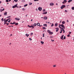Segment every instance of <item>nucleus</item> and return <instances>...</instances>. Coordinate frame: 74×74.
I'll return each instance as SVG.
<instances>
[{"mask_svg":"<svg viewBox=\"0 0 74 74\" xmlns=\"http://www.w3.org/2000/svg\"><path fill=\"white\" fill-rule=\"evenodd\" d=\"M22 74H36V73H26L25 72H23Z\"/></svg>","mask_w":74,"mask_h":74,"instance_id":"obj_1","label":"nucleus"},{"mask_svg":"<svg viewBox=\"0 0 74 74\" xmlns=\"http://www.w3.org/2000/svg\"><path fill=\"white\" fill-rule=\"evenodd\" d=\"M66 7V5H62V6L60 7L61 9H63L64 8H65Z\"/></svg>","mask_w":74,"mask_h":74,"instance_id":"obj_2","label":"nucleus"},{"mask_svg":"<svg viewBox=\"0 0 74 74\" xmlns=\"http://www.w3.org/2000/svg\"><path fill=\"white\" fill-rule=\"evenodd\" d=\"M47 32L49 33L50 34H53V32H51V31L50 30H48Z\"/></svg>","mask_w":74,"mask_h":74,"instance_id":"obj_3","label":"nucleus"},{"mask_svg":"<svg viewBox=\"0 0 74 74\" xmlns=\"http://www.w3.org/2000/svg\"><path fill=\"white\" fill-rule=\"evenodd\" d=\"M18 5V4H17L16 5H15L14 6H13L12 7V8H15V7H16Z\"/></svg>","mask_w":74,"mask_h":74,"instance_id":"obj_4","label":"nucleus"},{"mask_svg":"<svg viewBox=\"0 0 74 74\" xmlns=\"http://www.w3.org/2000/svg\"><path fill=\"white\" fill-rule=\"evenodd\" d=\"M49 5H50V6H52L53 5H54V3H50Z\"/></svg>","mask_w":74,"mask_h":74,"instance_id":"obj_5","label":"nucleus"},{"mask_svg":"<svg viewBox=\"0 0 74 74\" xmlns=\"http://www.w3.org/2000/svg\"><path fill=\"white\" fill-rule=\"evenodd\" d=\"M48 19V17L47 16H45L43 17V19H45V20H47Z\"/></svg>","mask_w":74,"mask_h":74,"instance_id":"obj_6","label":"nucleus"},{"mask_svg":"<svg viewBox=\"0 0 74 74\" xmlns=\"http://www.w3.org/2000/svg\"><path fill=\"white\" fill-rule=\"evenodd\" d=\"M61 26L62 27V28H63V29H65V27H64V25H63V24H61Z\"/></svg>","mask_w":74,"mask_h":74,"instance_id":"obj_7","label":"nucleus"},{"mask_svg":"<svg viewBox=\"0 0 74 74\" xmlns=\"http://www.w3.org/2000/svg\"><path fill=\"white\" fill-rule=\"evenodd\" d=\"M38 10L39 11H41V10H42V8H41L40 7H39L38 8Z\"/></svg>","mask_w":74,"mask_h":74,"instance_id":"obj_8","label":"nucleus"},{"mask_svg":"<svg viewBox=\"0 0 74 74\" xmlns=\"http://www.w3.org/2000/svg\"><path fill=\"white\" fill-rule=\"evenodd\" d=\"M15 20H17V21H19L20 20V18H15Z\"/></svg>","mask_w":74,"mask_h":74,"instance_id":"obj_9","label":"nucleus"},{"mask_svg":"<svg viewBox=\"0 0 74 74\" xmlns=\"http://www.w3.org/2000/svg\"><path fill=\"white\" fill-rule=\"evenodd\" d=\"M63 37H64V35H63L62 36H61V37L60 38L63 40Z\"/></svg>","mask_w":74,"mask_h":74,"instance_id":"obj_10","label":"nucleus"},{"mask_svg":"<svg viewBox=\"0 0 74 74\" xmlns=\"http://www.w3.org/2000/svg\"><path fill=\"white\" fill-rule=\"evenodd\" d=\"M61 30H62V31H63V33H65V31H64V29H63V28H62Z\"/></svg>","mask_w":74,"mask_h":74,"instance_id":"obj_11","label":"nucleus"},{"mask_svg":"<svg viewBox=\"0 0 74 74\" xmlns=\"http://www.w3.org/2000/svg\"><path fill=\"white\" fill-rule=\"evenodd\" d=\"M4 73H5V74H9V72L7 71L4 72Z\"/></svg>","mask_w":74,"mask_h":74,"instance_id":"obj_12","label":"nucleus"},{"mask_svg":"<svg viewBox=\"0 0 74 74\" xmlns=\"http://www.w3.org/2000/svg\"><path fill=\"white\" fill-rule=\"evenodd\" d=\"M4 15H7V12L4 13Z\"/></svg>","mask_w":74,"mask_h":74,"instance_id":"obj_13","label":"nucleus"},{"mask_svg":"<svg viewBox=\"0 0 74 74\" xmlns=\"http://www.w3.org/2000/svg\"><path fill=\"white\" fill-rule=\"evenodd\" d=\"M25 36H26L27 37H28L29 36V34H26L25 35Z\"/></svg>","mask_w":74,"mask_h":74,"instance_id":"obj_14","label":"nucleus"},{"mask_svg":"<svg viewBox=\"0 0 74 74\" xmlns=\"http://www.w3.org/2000/svg\"><path fill=\"white\" fill-rule=\"evenodd\" d=\"M58 23H56L55 25V26H56H56H58Z\"/></svg>","mask_w":74,"mask_h":74,"instance_id":"obj_15","label":"nucleus"},{"mask_svg":"<svg viewBox=\"0 0 74 74\" xmlns=\"http://www.w3.org/2000/svg\"><path fill=\"white\" fill-rule=\"evenodd\" d=\"M44 26H45L46 27H47V24H43Z\"/></svg>","mask_w":74,"mask_h":74,"instance_id":"obj_16","label":"nucleus"},{"mask_svg":"<svg viewBox=\"0 0 74 74\" xmlns=\"http://www.w3.org/2000/svg\"><path fill=\"white\" fill-rule=\"evenodd\" d=\"M73 0H69V1H68V3H70L71 1H72Z\"/></svg>","mask_w":74,"mask_h":74,"instance_id":"obj_17","label":"nucleus"},{"mask_svg":"<svg viewBox=\"0 0 74 74\" xmlns=\"http://www.w3.org/2000/svg\"><path fill=\"white\" fill-rule=\"evenodd\" d=\"M29 27H32V28H34V26H29Z\"/></svg>","mask_w":74,"mask_h":74,"instance_id":"obj_18","label":"nucleus"},{"mask_svg":"<svg viewBox=\"0 0 74 74\" xmlns=\"http://www.w3.org/2000/svg\"><path fill=\"white\" fill-rule=\"evenodd\" d=\"M22 10H23V11H25V10H26V9L23 8L22 9Z\"/></svg>","mask_w":74,"mask_h":74,"instance_id":"obj_19","label":"nucleus"},{"mask_svg":"<svg viewBox=\"0 0 74 74\" xmlns=\"http://www.w3.org/2000/svg\"><path fill=\"white\" fill-rule=\"evenodd\" d=\"M62 23L63 24H65V22L64 21H63L62 22Z\"/></svg>","mask_w":74,"mask_h":74,"instance_id":"obj_20","label":"nucleus"},{"mask_svg":"<svg viewBox=\"0 0 74 74\" xmlns=\"http://www.w3.org/2000/svg\"><path fill=\"white\" fill-rule=\"evenodd\" d=\"M47 14V12H43L42 13V14Z\"/></svg>","mask_w":74,"mask_h":74,"instance_id":"obj_21","label":"nucleus"},{"mask_svg":"<svg viewBox=\"0 0 74 74\" xmlns=\"http://www.w3.org/2000/svg\"><path fill=\"white\" fill-rule=\"evenodd\" d=\"M37 26H40V23H37Z\"/></svg>","mask_w":74,"mask_h":74,"instance_id":"obj_22","label":"nucleus"},{"mask_svg":"<svg viewBox=\"0 0 74 74\" xmlns=\"http://www.w3.org/2000/svg\"><path fill=\"white\" fill-rule=\"evenodd\" d=\"M43 29H44V30H46V28H45V27H43Z\"/></svg>","mask_w":74,"mask_h":74,"instance_id":"obj_23","label":"nucleus"},{"mask_svg":"<svg viewBox=\"0 0 74 74\" xmlns=\"http://www.w3.org/2000/svg\"><path fill=\"white\" fill-rule=\"evenodd\" d=\"M67 0H64V2H65L64 3L65 4V3H66V2H67Z\"/></svg>","mask_w":74,"mask_h":74,"instance_id":"obj_24","label":"nucleus"},{"mask_svg":"<svg viewBox=\"0 0 74 74\" xmlns=\"http://www.w3.org/2000/svg\"><path fill=\"white\" fill-rule=\"evenodd\" d=\"M42 44H44V42H42V41H41L40 42Z\"/></svg>","mask_w":74,"mask_h":74,"instance_id":"obj_25","label":"nucleus"},{"mask_svg":"<svg viewBox=\"0 0 74 74\" xmlns=\"http://www.w3.org/2000/svg\"><path fill=\"white\" fill-rule=\"evenodd\" d=\"M36 25H37V24H36V23H34V26H36Z\"/></svg>","mask_w":74,"mask_h":74,"instance_id":"obj_26","label":"nucleus"},{"mask_svg":"<svg viewBox=\"0 0 74 74\" xmlns=\"http://www.w3.org/2000/svg\"><path fill=\"white\" fill-rule=\"evenodd\" d=\"M72 10H74V7H73L71 8Z\"/></svg>","mask_w":74,"mask_h":74,"instance_id":"obj_27","label":"nucleus"},{"mask_svg":"<svg viewBox=\"0 0 74 74\" xmlns=\"http://www.w3.org/2000/svg\"><path fill=\"white\" fill-rule=\"evenodd\" d=\"M27 6V4H25L24 5V7H26Z\"/></svg>","mask_w":74,"mask_h":74,"instance_id":"obj_28","label":"nucleus"},{"mask_svg":"<svg viewBox=\"0 0 74 74\" xmlns=\"http://www.w3.org/2000/svg\"><path fill=\"white\" fill-rule=\"evenodd\" d=\"M21 2H25V0H22V1H21Z\"/></svg>","mask_w":74,"mask_h":74,"instance_id":"obj_29","label":"nucleus"},{"mask_svg":"<svg viewBox=\"0 0 74 74\" xmlns=\"http://www.w3.org/2000/svg\"><path fill=\"white\" fill-rule=\"evenodd\" d=\"M56 65H54L53 66V67H56Z\"/></svg>","mask_w":74,"mask_h":74,"instance_id":"obj_30","label":"nucleus"},{"mask_svg":"<svg viewBox=\"0 0 74 74\" xmlns=\"http://www.w3.org/2000/svg\"><path fill=\"white\" fill-rule=\"evenodd\" d=\"M54 25H53V23H52V25H51V27H52V26H54Z\"/></svg>","mask_w":74,"mask_h":74,"instance_id":"obj_31","label":"nucleus"},{"mask_svg":"<svg viewBox=\"0 0 74 74\" xmlns=\"http://www.w3.org/2000/svg\"><path fill=\"white\" fill-rule=\"evenodd\" d=\"M55 29H56V30H59V29L58 28H56Z\"/></svg>","mask_w":74,"mask_h":74,"instance_id":"obj_32","label":"nucleus"},{"mask_svg":"<svg viewBox=\"0 0 74 74\" xmlns=\"http://www.w3.org/2000/svg\"><path fill=\"white\" fill-rule=\"evenodd\" d=\"M69 35L70 34H71V32H69Z\"/></svg>","mask_w":74,"mask_h":74,"instance_id":"obj_33","label":"nucleus"},{"mask_svg":"<svg viewBox=\"0 0 74 74\" xmlns=\"http://www.w3.org/2000/svg\"><path fill=\"white\" fill-rule=\"evenodd\" d=\"M43 12H45V10L44 9V10H43Z\"/></svg>","mask_w":74,"mask_h":74,"instance_id":"obj_34","label":"nucleus"},{"mask_svg":"<svg viewBox=\"0 0 74 74\" xmlns=\"http://www.w3.org/2000/svg\"><path fill=\"white\" fill-rule=\"evenodd\" d=\"M59 27H60V28L61 29V30L63 28H62V27H61L60 26H59Z\"/></svg>","mask_w":74,"mask_h":74,"instance_id":"obj_35","label":"nucleus"},{"mask_svg":"<svg viewBox=\"0 0 74 74\" xmlns=\"http://www.w3.org/2000/svg\"><path fill=\"white\" fill-rule=\"evenodd\" d=\"M29 4L30 5H32V3H29Z\"/></svg>","mask_w":74,"mask_h":74,"instance_id":"obj_36","label":"nucleus"},{"mask_svg":"<svg viewBox=\"0 0 74 74\" xmlns=\"http://www.w3.org/2000/svg\"><path fill=\"white\" fill-rule=\"evenodd\" d=\"M15 25H18V23H16L15 24Z\"/></svg>","mask_w":74,"mask_h":74,"instance_id":"obj_37","label":"nucleus"},{"mask_svg":"<svg viewBox=\"0 0 74 74\" xmlns=\"http://www.w3.org/2000/svg\"><path fill=\"white\" fill-rule=\"evenodd\" d=\"M14 1L15 2H17V1H18V0H14Z\"/></svg>","mask_w":74,"mask_h":74,"instance_id":"obj_38","label":"nucleus"},{"mask_svg":"<svg viewBox=\"0 0 74 74\" xmlns=\"http://www.w3.org/2000/svg\"><path fill=\"white\" fill-rule=\"evenodd\" d=\"M60 33H62V30L61 29L60 30Z\"/></svg>","mask_w":74,"mask_h":74,"instance_id":"obj_39","label":"nucleus"},{"mask_svg":"<svg viewBox=\"0 0 74 74\" xmlns=\"http://www.w3.org/2000/svg\"><path fill=\"white\" fill-rule=\"evenodd\" d=\"M3 20H4V19H3V18H2L1 19V21H2V22L3 21Z\"/></svg>","mask_w":74,"mask_h":74,"instance_id":"obj_40","label":"nucleus"},{"mask_svg":"<svg viewBox=\"0 0 74 74\" xmlns=\"http://www.w3.org/2000/svg\"><path fill=\"white\" fill-rule=\"evenodd\" d=\"M66 39V36H65L64 38V40H65Z\"/></svg>","mask_w":74,"mask_h":74,"instance_id":"obj_41","label":"nucleus"},{"mask_svg":"<svg viewBox=\"0 0 74 74\" xmlns=\"http://www.w3.org/2000/svg\"><path fill=\"white\" fill-rule=\"evenodd\" d=\"M32 40V39L31 38H29V40L30 41Z\"/></svg>","mask_w":74,"mask_h":74,"instance_id":"obj_42","label":"nucleus"},{"mask_svg":"<svg viewBox=\"0 0 74 74\" xmlns=\"http://www.w3.org/2000/svg\"><path fill=\"white\" fill-rule=\"evenodd\" d=\"M0 12H2V11H3V10L2 9H1L0 10Z\"/></svg>","mask_w":74,"mask_h":74,"instance_id":"obj_43","label":"nucleus"},{"mask_svg":"<svg viewBox=\"0 0 74 74\" xmlns=\"http://www.w3.org/2000/svg\"><path fill=\"white\" fill-rule=\"evenodd\" d=\"M11 18V16H8L7 17V18Z\"/></svg>","mask_w":74,"mask_h":74,"instance_id":"obj_44","label":"nucleus"},{"mask_svg":"<svg viewBox=\"0 0 74 74\" xmlns=\"http://www.w3.org/2000/svg\"><path fill=\"white\" fill-rule=\"evenodd\" d=\"M53 37L51 36H50V38H52Z\"/></svg>","mask_w":74,"mask_h":74,"instance_id":"obj_45","label":"nucleus"},{"mask_svg":"<svg viewBox=\"0 0 74 74\" xmlns=\"http://www.w3.org/2000/svg\"><path fill=\"white\" fill-rule=\"evenodd\" d=\"M59 29H56V32H58V30Z\"/></svg>","mask_w":74,"mask_h":74,"instance_id":"obj_46","label":"nucleus"},{"mask_svg":"<svg viewBox=\"0 0 74 74\" xmlns=\"http://www.w3.org/2000/svg\"><path fill=\"white\" fill-rule=\"evenodd\" d=\"M39 0H34V1H38Z\"/></svg>","mask_w":74,"mask_h":74,"instance_id":"obj_47","label":"nucleus"},{"mask_svg":"<svg viewBox=\"0 0 74 74\" xmlns=\"http://www.w3.org/2000/svg\"><path fill=\"white\" fill-rule=\"evenodd\" d=\"M67 11H67V10H65V12H67Z\"/></svg>","mask_w":74,"mask_h":74,"instance_id":"obj_48","label":"nucleus"},{"mask_svg":"<svg viewBox=\"0 0 74 74\" xmlns=\"http://www.w3.org/2000/svg\"><path fill=\"white\" fill-rule=\"evenodd\" d=\"M8 21V20H6L5 21V22H7Z\"/></svg>","mask_w":74,"mask_h":74,"instance_id":"obj_49","label":"nucleus"},{"mask_svg":"<svg viewBox=\"0 0 74 74\" xmlns=\"http://www.w3.org/2000/svg\"><path fill=\"white\" fill-rule=\"evenodd\" d=\"M10 22H11V20H10L9 21H8V22H9V23H10Z\"/></svg>","mask_w":74,"mask_h":74,"instance_id":"obj_50","label":"nucleus"},{"mask_svg":"<svg viewBox=\"0 0 74 74\" xmlns=\"http://www.w3.org/2000/svg\"><path fill=\"white\" fill-rule=\"evenodd\" d=\"M51 41L53 42V41H54V40H53L52 39H51Z\"/></svg>","mask_w":74,"mask_h":74,"instance_id":"obj_51","label":"nucleus"},{"mask_svg":"<svg viewBox=\"0 0 74 74\" xmlns=\"http://www.w3.org/2000/svg\"><path fill=\"white\" fill-rule=\"evenodd\" d=\"M67 37H70V35L69 34V35L67 36Z\"/></svg>","mask_w":74,"mask_h":74,"instance_id":"obj_52","label":"nucleus"},{"mask_svg":"<svg viewBox=\"0 0 74 74\" xmlns=\"http://www.w3.org/2000/svg\"><path fill=\"white\" fill-rule=\"evenodd\" d=\"M43 37H44V34H43Z\"/></svg>","mask_w":74,"mask_h":74,"instance_id":"obj_53","label":"nucleus"},{"mask_svg":"<svg viewBox=\"0 0 74 74\" xmlns=\"http://www.w3.org/2000/svg\"><path fill=\"white\" fill-rule=\"evenodd\" d=\"M4 10H5V9L4 8H3L2 9V11H4Z\"/></svg>","mask_w":74,"mask_h":74,"instance_id":"obj_54","label":"nucleus"},{"mask_svg":"<svg viewBox=\"0 0 74 74\" xmlns=\"http://www.w3.org/2000/svg\"><path fill=\"white\" fill-rule=\"evenodd\" d=\"M8 1H9L8 0H6V2H8Z\"/></svg>","mask_w":74,"mask_h":74,"instance_id":"obj_55","label":"nucleus"},{"mask_svg":"<svg viewBox=\"0 0 74 74\" xmlns=\"http://www.w3.org/2000/svg\"><path fill=\"white\" fill-rule=\"evenodd\" d=\"M7 25H8V24H9V23H6Z\"/></svg>","mask_w":74,"mask_h":74,"instance_id":"obj_56","label":"nucleus"},{"mask_svg":"<svg viewBox=\"0 0 74 74\" xmlns=\"http://www.w3.org/2000/svg\"><path fill=\"white\" fill-rule=\"evenodd\" d=\"M33 33L32 32L31 33V35H33Z\"/></svg>","mask_w":74,"mask_h":74,"instance_id":"obj_57","label":"nucleus"},{"mask_svg":"<svg viewBox=\"0 0 74 74\" xmlns=\"http://www.w3.org/2000/svg\"><path fill=\"white\" fill-rule=\"evenodd\" d=\"M14 24H15V22H14L13 23H12V25H14Z\"/></svg>","mask_w":74,"mask_h":74,"instance_id":"obj_58","label":"nucleus"},{"mask_svg":"<svg viewBox=\"0 0 74 74\" xmlns=\"http://www.w3.org/2000/svg\"><path fill=\"white\" fill-rule=\"evenodd\" d=\"M4 23H4V25H5V23H6V22H5V21H4Z\"/></svg>","mask_w":74,"mask_h":74,"instance_id":"obj_59","label":"nucleus"},{"mask_svg":"<svg viewBox=\"0 0 74 74\" xmlns=\"http://www.w3.org/2000/svg\"><path fill=\"white\" fill-rule=\"evenodd\" d=\"M5 18L4 20V22H5Z\"/></svg>","mask_w":74,"mask_h":74,"instance_id":"obj_60","label":"nucleus"},{"mask_svg":"<svg viewBox=\"0 0 74 74\" xmlns=\"http://www.w3.org/2000/svg\"><path fill=\"white\" fill-rule=\"evenodd\" d=\"M31 22H32V21H33V19H32L31 20Z\"/></svg>","mask_w":74,"mask_h":74,"instance_id":"obj_61","label":"nucleus"},{"mask_svg":"<svg viewBox=\"0 0 74 74\" xmlns=\"http://www.w3.org/2000/svg\"><path fill=\"white\" fill-rule=\"evenodd\" d=\"M66 21H67V22H69V20H67Z\"/></svg>","mask_w":74,"mask_h":74,"instance_id":"obj_62","label":"nucleus"},{"mask_svg":"<svg viewBox=\"0 0 74 74\" xmlns=\"http://www.w3.org/2000/svg\"><path fill=\"white\" fill-rule=\"evenodd\" d=\"M56 5H58V4L57 3H56Z\"/></svg>","mask_w":74,"mask_h":74,"instance_id":"obj_63","label":"nucleus"},{"mask_svg":"<svg viewBox=\"0 0 74 74\" xmlns=\"http://www.w3.org/2000/svg\"><path fill=\"white\" fill-rule=\"evenodd\" d=\"M41 19H42L43 18V17H41Z\"/></svg>","mask_w":74,"mask_h":74,"instance_id":"obj_64","label":"nucleus"}]
</instances>
